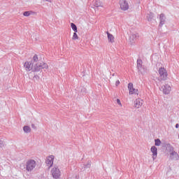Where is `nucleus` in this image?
<instances>
[{
    "label": "nucleus",
    "instance_id": "1",
    "mask_svg": "<svg viewBox=\"0 0 179 179\" xmlns=\"http://www.w3.org/2000/svg\"><path fill=\"white\" fill-rule=\"evenodd\" d=\"M36 166H37L36 161L33 159L28 160L25 164L27 171H32L36 168Z\"/></svg>",
    "mask_w": 179,
    "mask_h": 179
},
{
    "label": "nucleus",
    "instance_id": "2",
    "mask_svg": "<svg viewBox=\"0 0 179 179\" xmlns=\"http://www.w3.org/2000/svg\"><path fill=\"white\" fill-rule=\"evenodd\" d=\"M158 73L159 75V78L161 80H166L167 79V70L164 69V67H161L158 70Z\"/></svg>",
    "mask_w": 179,
    "mask_h": 179
},
{
    "label": "nucleus",
    "instance_id": "3",
    "mask_svg": "<svg viewBox=\"0 0 179 179\" xmlns=\"http://www.w3.org/2000/svg\"><path fill=\"white\" fill-rule=\"evenodd\" d=\"M161 90L163 92L164 94H170V92H171V85L169 83H165L161 87Z\"/></svg>",
    "mask_w": 179,
    "mask_h": 179
},
{
    "label": "nucleus",
    "instance_id": "4",
    "mask_svg": "<svg viewBox=\"0 0 179 179\" xmlns=\"http://www.w3.org/2000/svg\"><path fill=\"white\" fill-rule=\"evenodd\" d=\"M51 174L53 178H59L61 177V171L57 167H54L51 170Z\"/></svg>",
    "mask_w": 179,
    "mask_h": 179
},
{
    "label": "nucleus",
    "instance_id": "5",
    "mask_svg": "<svg viewBox=\"0 0 179 179\" xmlns=\"http://www.w3.org/2000/svg\"><path fill=\"white\" fill-rule=\"evenodd\" d=\"M119 3L122 10H128L129 9V4L127 0H120Z\"/></svg>",
    "mask_w": 179,
    "mask_h": 179
},
{
    "label": "nucleus",
    "instance_id": "6",
    "mask_svg": "<svg viewBox=\"0 0 179 179\" xmlns=\"http://www.w3.org/2000/svg\"><path fill=\"white\" fill-rule=\"evenodd\" d=\"M48 69V64H45L44 62L36 64V66H34V71H40V69Z\"/></svg>",
    "mask_w": 179,
    "mask_h": 179
},
{
    "label": "nucleus",
    "instance_id": "7",
    "mask_svg": "<svg viewBox=\"0 0 179 179\" xmlns=\"http://www.w3.org/2000/svg\"><path fill=\"white\" fill-rule=\"evenodd\" d=\"M24 68L27 72H30V71H32V72H36L34 71V68H33V63L31 62H25L24 64Z\"/></svg>",
    "mask_w": 179,
    "mask_h": 179
},
{
    "label": "nucleus",
    "instance_id": "8",
    "mask_svg": "<svg viewBox=\"0 0 179 179\" xmlns=\"http://www.w3.org/2000/svg\"><path fill=\"white\" fill-rule=\"evenodd\" d=\"M128 90L129 94H138V89H135L134 87V84L132 83H129L128 84Z\"/></svg>",
    "mask_w": 179,
    "mask_h": 179
},
{
    "label": "nucleus",
    "instance_id": "9",
    "mask_svg": "<svg viewBox=\"0 0 179 179\" xmlns=\"http://www.w3.org/2000/svg\"><path fill=\"white\" fill-rule=\"evenodd\" d=\"M46 164L49 167H52V165L54 164V155H50L47 157Z\"/></svg>",
    "mask_w": 179,
    "mask_h": 179
},
{
    "label": "nucleus",
    "instance_id": "10",
    "mask_svg": "<svg viewBox=\"0 0 179 179\" xmlns=\"http://www.w3.org/2000/svg\"><path fill=\"white\" fill-rule=\"evenodd\" d=\"M143 106V100L141 99H137L135 102L134 107L136 108H141V107Z\"/></svg>",
    "mask_w": 179,
    "mask_h": 179
},
{
    "label": "nucleus",
    "instance_id": "11",
    "mask_svg": "<svg viewBox=\"0 0 179 179\" xmlns=\"http://www.w3.org/2000/svg\"><path fill=\"white\" fill-rule=\"evenodd\" d=\"M150 151L152 153L153 159H156V157H157V148H156L155 146H152L150 149Z\"/></svg>",
    "mask_w": 179,
    "mask_h": 179
},
{
    "label": "nucleus",
    "instance_id": "12",
    "mask_svg": "<svg viewBox=\"0 0 179 179\" xmlns=\"http://www.w3.org/2000/svg\"><path fill=\"white\" fill-rule=\"evenodd\" d=\"M107 34V36H108V41L109 43H114V40H115V38H114V36L111 34H110L108 31L106 32Z\"/></svg>",
    "mask_w": 179,
    "mask_h": 179
},
{
    "label": "nucleus",
    "instance_id": "13",
    "mask_svg": "<svg viewBox=\"0 0 179 179\" xmlns=\"http://www.w3.org/2000/svg\"><path fill=\"white\" fill-rule=\"evenodd\" d=\"M94 6L96 8H103V3L100 0H96L94 2Z\"/></svg>",
    "mask_w": 179,
    "mask_h": 179
},
{
    "label": "nucleus",
    "instance_id": "14",
    "mask_svg": "<svg viewBox=\"0 0 179 179\" xmlns=\"http://www.w3.org/2000/svg\"><path fill=\"white\" fill-rule=\"evenodd\" d=\"M71 27L75 33H78V27L73 23H71Z\"/></svg>",
    "mask_w": 179,
    "mask_h": 179
},
{
    "label": "nucleus",
    "instance_id": "15",
    "mask_svg": "<svg viewBox=\"0 0 179 179\" xmlns=\"http://www.w3.org/2000/svg\"><path fill=\"white\" fill-rule=\"evenodd\" d=\"M30 15H34V12H33V11H25L23 13V15L27 16V17L30 16Z\"/></svg>",
    "mask_w": 179,
    "mask_h": 179
},
{
    "label": "nucleus",
    "instance_id": "16",
    "mask_svg": "<svg viewBox=\"0 0 179 179\" xmlns=\"http://www.w3.org/2000/svg\"><path fill=\"white\" fill-rule=\"evenodd\" d=\"M23 129H24V132H27V134H29V132L31 131V129H30V127H29V126L24 127Z\"/></svg>",
    "mask_w": 179,
    "mask_h": 179
},
{
    "label": "nucleus",
    "instance_id": "17",
    "mask_svg": "<svg viewBox=\"0 0 179 179\" xmlns=\"http://www.w3.org/2000/svg\"><path fill=\"white\" fill-rule=\"evenodd\" d=\"M72 40H79V36H78V34H76V32L73 33Z\"/></svg>",
    "mask_w": 179,
    "mask_h": 179
},
{
    "label": "nucleus",
    "instance_id": "18",
    "mask_svg": "<svg viewBox=\"0 0 179 179\" xmlns=\"http://www.w3.org/2000/svg\"><path fill=\"white\" fill-rule=\"evenodd\" d=\"M143 62H142V60L141 59H138L137 60V66L138 67V68H142V64H143Z\"/></svg>",
    "mask_w": 179,
    "mask_h": 179
},
{
    "label": "nucleus",
    "instance_id": "19",
    "mask_svg": "<svg viewBox=\"0 0 179 179\" xmlns=\"http://www.w3.org/2000/svg\"><path fill=\"white\" fill-rule=\"evenodd\" d=\"M160 145H162L160 139H155V146H160Z\"/></svg>",
    "mask_w": 179,
    "mask_h": 179
},
{
    "label": "nucleus",
    "instance_id": "20",
    "mask_svg": "<svg viewBox=\"0 0 179 179\" xmlns=\"http://www.w3.org/2000/svg\"><path fill=\"white\" fill-rule=\"evenodd\" d=\"M33 61H34V62H37V61H38V56L37 55H34L33 57Z\"/></svg>",
    "mask_w": 179,
    "mask_h": 179
},
{
    "label": "nucleus",
    "instance_id": "21",
    "mask_svg": "<svg viewBox=\"0 0 179 179\" xmlns=\"http://www.w3.org/2000/svg\"><path fill=\"white\" fill-rule=\"evenodd\" d=\"M116 101H117V104H119V106H120V107H122V103H121V101L119 99H117L116 100Z\"/></svg>",
    "mask_w": 179,
    "mask_h": 179
},
{
    "label": "nucleus",
    "instance_id": "22",
    "mask_svg": "<svg viewBox=\"0 0 179 179\" xmlns=\"http://www.w3.org/2000/svg\"><path fill=\"white\" fill-rule=\"evenodd\" d=\"M0 148H3V141H0Z\"/></svg>",
    "mask_w": 179,
    "mask_h": 179
},
{
    "label": "nucleus",
    "instance_id": "23",
    "mask_svg": "<svg viewBox=\"0 0 179 179\" xmlns=\"http://www.w3.org/2000/svg\"><path fill=\"white\" fill-rule=\"evenodd\" d=\"M159 17H160V19H161V20H162V19H163V17H164V15L161 14L160 16H159Z\"/></svg>",
    "mask_w": 179,
    "mask_h": 179
},
{
    "label": "nucleus",
    "instance_id": "24",
    "mask_svg": "<svg viewBox=\"0 0 179 179\" xmlns=\"http://www.w3.org/2000/svg\"><path fill=\"white\" fill-rule=\"evenodd\" d=\"M116 86H118L120 85V80H117L115 83Z\"/></svg>",
    "mask_w": 179,
    "mask_h": 179
},
{
    "label": "nucleus",
    "instance_id": "25",
    "mask_svg": "<svg viewBox=\"0 0 179 179\" xmlns=\"http://www.w3.org/2000/svg\"><path fill=\"white\" fill-rule=\"evenodd\" d=\"M176 128H179V124H176Z\"/></svg>",
    "mask_w": 179,
    "mask_h": 179
},
{
    "label": "nucleus",
    "instance_id": "26",
    "mask_svg": "<svg viewBox=\"0 0 179 179\" xmlns=\"http://www.w3.org/2000/svg\"><path fill=\"white\" fill-rule=\"evenodd\" d=\"M172 155H177V152H172Z\"/></svg>",
    "mask_w": 179,
    "mask_h": 179
},
{
    "label": "nucleus",
    "instance_id": "27",
    "mask_svg": "<svg viewBox=\"0 0 179 179\" xmlns=\"http://www.w3.org/2000/svg\"><path fill=\"white\" fill-rule=\"evenodd\" d=\"M133 37H136V35H133Z\"/></svg>",
    "mask_w": 179,
    "mask_h": 179
},
{
    "label": "nucleus",
    "instance_id": "28",
    "mask_svg": "<svg viewBox=\"0 0 179 179\" xmlns=\"http://www.w3.org/2000/svg\"><path fill=\"white\" fill-rule=\"evenodd\" d=\"M46 1H50V0H46Z\"/></svg>",
    "mask_w": 179,
    "mask_h": 179
}]
</instances>
